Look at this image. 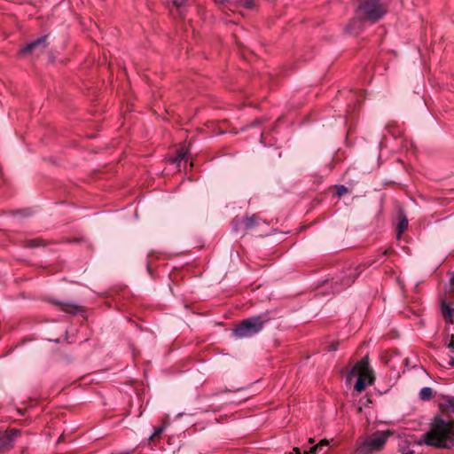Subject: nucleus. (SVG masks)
<instances>
[{
  "label": "nucleus",
  "instance_id": "obj_1",
  "mask_svg": "<svg viewBox=\"0 0 454 454\" xmlns=\"http://www.w3.org/2000/svg\"><path fill=\"white\" fill-rule=\"evenodd\" d=\"M422 441L427 445L439 449L454 447V419H444L442 416H436Z\"/></svg>",
  "mask_w": 454,
  "mask_h": 454
},
{
  "label": "nucleus",
  "instance_id": "obj_4",
  "mask_svg": "<svg viewBox=\"0 0 454 454\" xmlns=\"http://www.w3.org/2000/svg\"><path fill=\"white\" fill-rule=\"evenodd\" d=\"M268 319L262 316L253 317L241 321L234 330L238 338H247L259 333Z\"/></svg>",
  "mask_w": 454,
  "mask_h": 454
},
{
  "label": "nucleus",
  "instance_id": "obj_16",
  "mask_svg": "<svg viewBox=\"0 0 454 454\" xmlns=\"http://www.w3.org/2000/svg\"><path fill=\"white\" fill-rule=\"evenodd\" d=\"M185 154H186V152H184V150H180L178 152V155L175 160L179 161V160H184L185 158Z\"/></svg>",
  "mask_w": 454,
  "mask_h": 454
},
{
  "label": "nucleus",
  "instance_id": "obj_2",
  "mask_svg": "<svg viewBox=\"0 0 454 454\" xmlns=\"http://www.w3.org/2000/svg\"><path fill=\"white\" fill-rule=\"evenodd\" d=\"M353 377L357 378L354 388L358 393L364 390L368 386L373 384L374 374L369 364L367 356L363 357L353 366L350 372L347 376V381L349 383Z\"/></svg>",
  "mask_w": 454,
  "mask_h": 454
},
{
  "label": "nucleus",
  "instance_id": "obj_12",
  "mask_svg": "<svg viewBox=\"0 0 454 454\" xmlns=\"http://www.w3.org/2000/svg\"><path fill=\"white\" fill-rule=\"evenodd\" d=\"M57 304L60 307V309L65 312L75 313L79 309L78 306H76L74 304H71V303H57Z\"/></svg>",
  "mask_w": 454,
  "mask_h": 454
},
{
  "label": "nucleus",
  "instance_id": "obj_24",
  "mask_svg": "<svg viewBox=\"0 0 454 454\" xmlns=\"http://www.w3.org/2000/svg\"><path fill=\"white\" fill-rule=\"evenodd\" d=\"M309 442L310 443H313L314 442V440L312 438L309 439Z\"/></svg>",
  "mask_w": 454,
  "mask_h": 454
},
{
  "label": "nucleus",
  "instance_id": "obj_15",
  "mask_svg": "<svg viewBox=\"0 0 454 454\" xmlns=\"http://www.w3.org/2000/svg\"><path fill=\"white\" fill-rule=\"evenodd\" d=\"M163 430H164L163 427H159L154 428V432H153V435L151 436V439L160 434L163 432Z\"/></svg>",
  "mask_w": 454,
  "mask_h": 454
},
{
  "label": "nucleus",
  "instance_id": "obj_21",
  "mask_svg": "<svg viewBox=\"0 0 454 454\" xmlns=\"http://www.w3.org/2000/svg\"><path fill=\"white\" fill-rule=\"evenodd\" d=\"M449 348H454V338H453V336L451 337L450 342L449 344Z\"/></svg>",
  "mask_w": 454,
  "mask_h": 454
},
{
  "label": "nucleus",
  "instance_id": "obj_20",
  "mask_svg": "<svg viewBox=\"0 0 454 454\" xmlns=\"http://www.w3.org/2000/svg\"><path fill=\"white\" fill-rule=\"evenodd\" d=\"M39 245H40V244H39V240H31V241H30V246H31V247H37V246H39Z\"/></svg>",
  "mask_w": 454,
  "mask_h": 454
},
{
  "label": "nucleus",
  "instance_id": "obj_22",
  "mask_svg": "<svg viewBox=\"0 0 454 454\" xmlns=\"http://www.w3.org/2000/svg\"><path fill=\"white\" fill-rule=\"evenodd\" d=\"M337 348V343L333 344L331 347H329L330 350H335Z\"/></svg>",
  "mask_w": 454,
  "mask_h": 454
},
{
  "label": "nucleus",
  "instance_id": "obj_6",
  "mask_svg": "<svg viewBox=\"0 0 454 454\" xmlns=\"http://www.w3.org/2000/svg\"><path fill=\"white\" fill-rule=\"evenodd\" d=\"M450 291L442 301V313L446 322L453 323L454 309V273L451 275L450 279Z\"/></svg>",
  "mask_w": 454,
  "mask_h": 454
},
{
  "label": "nucleus",
  "instance_id": "obj_18",
  "mask_svg": "<svg viewBox=\"0 0 454 454\" xmlns=\"http://www.w3.org/2000/svg\"><path fill=\"white\" fill-rule=\"evenodd\" d=\"M347 192H348V189L345 186H340L338 188V194H339V196H341V195L347 193Z\"/></svg>",
  "mask_w": 454,
  "mask_h": 454
},
{
  "label": "nucleus",
  "instance_id": "obj_13",
  "mask_svg": "<svg viewBox=\"0 0 454 454\" xmlns=\"http://www.w3.org/2000/svg\"><path fill=\"white\" fill-rule=\"evenodd\" d=\"M408 227V220L405 217H403L397 225V238L399 239L402 235V233L407 229Z\"/></svg>",
  "mask_w": 454,
  "mask_h": 454
},
{
  "label": "nucleus",
  "instance_id": "obj_5",
  "mask_svg": "<svg viewBox=\"0 0 454 454\" xmlns=\"http://www.w3.org/2000/svg\"><path fill=\"white\" fill-rule=\"evenodd\" d=\"M394 434L395 431L390 429L376 431L365 438L360 448L361 451L374 452L381 450L388 438L394 435Z\"/></svg>",
  "mask_w": 454,
  "mask_h": 454
},
{
  "label": "nucleus",
  "instance_id": "obj_7",
  "mask_svg": "<svg viewBox=\"0 0 454 454\" xmlns=\"http://www.w3.org/2000/svg\"><path fill=\"white\" fill-rule=\"evenodd\" d=\"M20 434V431L18 429L0 432V451L11 449L13 446V442Z\"/></svg>",
  "mask_w": 454,
  "mask_h": 454
},
{
  "label": "nucleus",
  "instance_id": "obj_10",
  "mask_svg": "<svg viewBox=\"0 0 454 454\" xmlns=\"http://www.w3.org/2000/svg\"><path fill=\"white\" fill-rule=\"evenodd\" d=\"M419 396L423 401H429L434 396V390L429 387H425L419 391Z\"/></svg>",
  "mask_w": 454,
  "mask_h": 454
},
{
  "label": "nucleus",
  "instance_id": "obj_9",
  "mask_svg": "<svg viewBox=\"0 0 454 454\" xmlns=\"http://www.w3.org/2000/svg\"><path fill=\"white\" fill-rule=\"evenodd\" d=\"M46 36H43L30 43H28L26 47H24L22 50H20V54L26 55L27 53H30L34 51L36 48L45 49L46 44Z\"/></svg>",
  "mask_w": 454,
  "mask_h": 454
},
{
  "label": "nucleus",
  "instance_id": "obj_23",
  "mask_svg": "<svg viewBox=\"0 0 454 454\" xmlns=\"http://www.w3.org/2000/svg\"><path fill=\"white\" fill-rule=\"evenodd\" d=\"M450 364V365L454 366V358L451 359Z\"/></svg>",
  "mask_w": 454,
  "mask_h": 454
},
{
  "label": "nucleus",
  "instance_id": "obj_8",
  "mask_svg": "<svg viewBox=\"0 0 454 454\" xmlns=\"http://www.w3.org/2000/svg\"><path fill=\"white\" fill-rule=\"evenodd\" d=\"M360 272L358 268H349L335 280V284L341 286V288H346L354 283Z\"/></svg>",
  "mask_w": 454,
  "mask_h": 454
},
{
  "label": "nucleus",
  "instance_id": "obj_19",
  "mask_svg": "<svg viewBox=\"0 0 454 454\" xmlns=\"http://www.w3.org/2000/svg\"><path fill=\"white\" fill-rule=\"evenodd\" d=\"M173 4L176 7H180L183 4V2L180 0H174Z\"/></svg>",
  "mask_w": 454,
  "mask_h": 454
},
{
  "label": "nucleus",
  "instance_id": "obj_14",
  "mask_svg": "<svg viewBox=\"0 0 454 454\" xmlns=\"http://www.w3.org/2000/svg\"><path fill=\"white\" fill-rule=\"evenodd\" d=\"M257 222H258V218L256 216H251V217H247L244 221H243V223L245 225V227L247 229H251L253 228L255 224H257Z\"/></svg>",
  "mask_w": 454,
  "mask_h": 454
},
{
  "label": "nucleus",
  "instance_id": "obj_11",
  "mask_svg": "<svg viewBox=\"0 0 454 454\" xmlns=\"http://www.w3.org/2000/svg\"><path fill=\"white\" fill-rule=\"evenodd\" d=\"M441 408L442 410H448L454 413V397L453 396H446L443 399V403H441Z\"/></svg>",
  "mask_w": 454,
  "mask_h": 454
},
{
  "label": "nucleus",
  "instance_id": "obj_17",
  "mask_svg": "<svg viewBox=\"0 0 454 454\" xmlns=\"http://www.w3.org/2000/svg\"><path fill=\"white\" fill-rule=\"evenodd\" d=\"M244 6L247 9H250L254 6V0H244Z\"/></svg>",
  "mask_w": 454,
  "mask_h": 454
},
{
  "label": "nucleus",
  "instance_id": "obj_3",
  "mask_svg": "<svg viewBox=\"0 0 454 454\" xmlns=\"http://www.w3.org/2000/svg\"><path fill=\"white\" fill-rule=\"evenodd\" d=\"M356 17L364 21L374 23L387 12V6L380 0H357Z\"/></svg>",
  "mask_w": 454,
  "mask_h": 454
}]
</instances>
